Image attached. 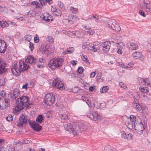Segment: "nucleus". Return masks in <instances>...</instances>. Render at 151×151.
Listing matches in <instances>:
<instances>
[{
	"instance_id": "obj_1",
	"label": "nucleus",
	"mask_w": 151,
	"mask_h": 151,
	"mask_svg": "<svg viewBox=\"0 0 151 151\" xmlns=\"http://www.w3.org/2000/svg\"><path fill=\"white\" fill-rule=\"evenodd\" d=\"M87 126L83 124H80L73 123L72 124L68 123L65 124L64 128L66 130L72 132L74 135H78L87 129Z\"/></svg>"
},
{
	"instance_id": "obj_2",
	"label": "nucleus",
	"mask_w": 151,
	"mask_h": 151,
	"mask_svg": "<svg viewBox=\"0 0 151 151\" xmlns=\"http://www.w3.org/2000/svg\"><path fill=\"white\" fill-rule=\"evenodd\" d=\"M29 100V97L27 96H22L18 98L16 101L17 107L14 109V111L16 113V110L18 111L22 110L26 105L27 108L29 107V105L31 104L29 103L26 104Z\"/></svg>"
},
{
	"instance_id": "obj_3",
	"label": "nucleus",
	"mask_w": 151,
	"mask_h": 151,
	"mask_svg": "<svg viewBox=\"0 0 151 151\" xmlns=\"http://www.w3.org/2000/svg\"><path fill=\"white\" fill-rule=\"evenodd\" d=\"M64 60L63 58H57L51 60L48 64V66L52 70L61 66Z\"/></svg>"
},
{
	"instance_id": "obj_4",
	"label": "nucleus",
	"mask_w": 151,
	"mask_h": 151,
	"mask_svg": "<svg viewBox=\"0 0 151 151\" xmlns=\"http://www.w3.org/2000/svg\"><path fill=\"white\" fill-rule=\"evenodd\" d=\"M55 100V97L52 94L48 93L45 96L44 101L43 102V103H44L47 106H49L53 103Z\"/></svg>"
},
{
	"instance_id": "obj_5",
	"label": "nucleus",
	"mask_w": 151,
	"mask_h": 151,
	"mask_svg": "<svg viewBox=\"0 0 151 151\" xmlns=\"http://www.w3.org/2000/svg\"><path fill=\"white\" fill-rule=\"evenodd\" d=\"M87 116L96 122H98L102 119V117L97 112H93L92 113H88Z\"/></svg>"
},
{
	"instance_id": "obj_6",
	"label": "nucleus",
	"mask_w": 151,
	"mask_h": 151,
	"mask_svg": "<svg viewBox=\"0 0 151 151\" xmlns=\"http://www.w3.org/2000/svg\"><path fill=\"white\" fill-rule=\"evenodd\" d=\"M52 85L53 87L60 90L63 89L64 86L62 81L58 78H56L53 81Z\"/></svg>"
},
{
	"instance_id": "obj_7",
	"label": "nucleus",
	"mask_w": 151,
	"mask_h": 151,
	"mask_svg": "<svg viewBox=\"0 0 151 151\" xmlns=\"http://www.w3.org/2000/svg\"><path fill=\"white\" fill-rule=\"evenodd\" d=\"M108 24L111 27L112 29L116 31H119L121 30L120 26L114 20H111L109 21Z\"/></svg>"
},
{
	"instance_id": "obj_8",
	"label": "nucleus",
	"mask_w": 151,
	"mask_h": 151,
	"mask_svg": "<svg viewBox=\"0 0 151 151\" xmlns=\"http://www.w3.org/2000/svg\"><path fill=\"white\" fill-rule=\"evenodd\" d=\"M28 120V118L27 116L24 115H22L19 119V120L17 123V126L19 127H22L23 124L27 122Z\"/></svg>"
},
{
	"instance_id": "obj_9",
	"label": "nucleus",
	"mask_w": 151,
	"mask_h": 151,
	"mask_svg": "<svg viewBox=\"0 0 151 151\" xmlns=\"http://www.w3.org/2000/svg\"><path fill=\"white\" fill-rule=\"evenodd\" d=\"M133 57L136 59H139L142 61H143L145 59L144 56L142 53L139 52L135 51L132 54Z\"/></svg>"
},
{
	"instance_id": "obj_10",
	"label": "nucleus",
	"mask_w": 151,
	"mask_h": 151,
	"mask_svg": "<svg viewBox=\"0 0 151 151\" xmlns=\"http://www.w3.org/2000/svg\"><path fill=\"white\" fill-rule=\"evenodd\" d=\"M29 66L26 64L23 61H20L19 62V67L18 70L19 72L24 71L26 70Z\"/></svg>"
},
{
	"instance_id": "obj_11",
	"label": "nucleus",
	"mask_w": 151,
	"mask_h": 151,
	"mask_svg": "<svg viewBox=\"0 0 151 151\" xmlns=\"http://www.w3.org/2000/svg\"><path fill=\"white\" fill-rule=\"evenodd\" d=\"M41 17H42V19L48 22L52 21L53 20V18L52 16L50 15L48 13H45Z\"/></svg>"
},
{
	"instance_id": "obj_12",
	"label": "nucleus",
	"mask_w": 151,
	"mask_h": 151,
	"mask_svg": "<svg viewBox=\"0 0 151 151\" xmlns=\"http://www.w3.org/2000/svg\"><path fill=\"white\" fill-rule=\"evenodd\" d=\"M1 99H3L2 101H1L2 104V109L6 108L9 107L10 104V100L9 99H6V98H2L0 97Z\"/></svg>"
},
{
	"instance_id": "obj_13",
	"label": "nucleus",
	"mask_w": 151,
	"mask_h": 151,
	"mask_svg": "<svg viewBox=\"0 0 151 151\" xmlns=\"http://www.w3.org/2000/svg\"><path fill=\"white\" fill-rule=\"evenodd\" d=\"M138 102L137 100H136L135 101H134L132 104L133 107L135 109L138 110L140 113H142L144 111L143 109V108L142 106L140 105L139 104L137 103V102Z\"/></svg>"
},
{
	"instance_id": "obj_14",
	"label": "nucleus",
	"mask_w": 151,
	"mask_h": 151,
	"mask_svg": "<svg viewBox=\"0 0 151 151\" xmlns=\"http://www.w3.org/2000/svg\"><path fill=\"white\" fill-rule=\"evenodd\" d=\"M111 43L110 42L107 41L104 42L102 44L103 47V50L105 52H107L110 47Z\"/></svg>"
},
{
	"instance_id": "obj_15",
	"label": "nucleus",
	"mask_w": 151,
	"mask_h": 151,
	"mask_svg": "<svg viewBox=\"0 0 151 151\" xmlns=\"http://www.w3.org/2000/svg\"><path fill=\"white\" fill-rule=\"evenodd\" d=\"M30 125L32 127V129L36 131H40L42 129L41 126L40 125L36 123L35 122L32 123H30Z\"/></svg>"
},
{
	"instance_id": "obj_16",
	"label": "nucleus",
	"mask_w": 151,
	"mask_h": 151,
	"mask_svg": "<svg viewBox=\"0 0 151 151\" xmlns=\"http://www.w3.org/2000/svg\"><path fill=\"white\" fill-rule=\"evenodd\" d=\"M6 47V44L5 42L3 40H0V52H4Z\"/></svg>"
},
{
	"instance_id": "obj_17",
	"label": "nucleus",
	"mask_w": 151,
	"mask_h": 151,
	"mask_svg": "<svg viewBox=\"0 0 151 151\" xmlns=\"http://www.w3.org/2000/svg\"><path fill=\"white\" fill-rule=\"evenodd\" d=\"M127 47L132 50H136L138 48V45L135 43L131 42L127 44Z\"/></svg>"
},
{
	"instance_id": "obj_18",
	"label": "nucleus",
	"mask_w": 151,
	"mask_h": 151,
	"mask_svg": "<svg viewBox=\"0 0 151 151\" xmlns=\"http://www.w3.org/2000/svg\"><path fill=\"white\" fill-rule=\"evenodd\" d=\"M25 60L27 63L29 64H34L36 63L35 61L34 58L31 55L28 56L25 59Z\"/></svg>"
},
{
	"instance_id": "obj_19",
	"label": "nucleus",
	"mask_w": 151,
	"mask_h": 151,
	"mask_svg": "<svg viewBox=\"0 0 151 151\" xmlns=\"http://www.w3.org/2000/svg\"><path fill=\"white\" fill-rule=\"evenodd\" d=\"M51 11L53 12V14L55 16H60L62 14L61 11L59 9L53 8L51 9Z\"/></svg>"
},
{
	"instance_id": "obj_20",
	"label": "nucleus",
	"mask_w": 151,
	"mask_h": 151,
	"mask_svg": "<svg viewBox=\"0 0 151 151\" xmlns=\"http://www.w3.org/2000/svg\"><path fill=\"white\" fill-rule=\"evenodd\" d=\"M121 136L123 138L130 140L132 139V135L130 133L127 134L126 133L123 132L121 134Z\"/></svg>"
},
{
	"instance_id": "obj_21",
	"label": "nucleus",
	"mask_w": 151,
	"mask_h": 151,
	"mask_svg": "<svg viewBox=\"0 0 151 151\" xmlns=\"http://www.w3.org/2000/svg\"><path fill=\"white\" fill-rule=\"evenodd\" d=\"M145 129L143 124H140L138 127H137L135 129L137 130V132L139 134L142 133L143 130Z\"/></svg>"
},
{
	"instance_id": "obj_22",
	"label": "nucleus",
	"mask_w": 151,
	"mask_h": 151,
	"mask_svg": "<svg viewBox=\"0 0 151 151\" xmlns=\"http://www.w3.org/2000/svg\"><path fill=\"white\" fill-rule=\"evenodd\" d=\"M119 65L123 68H130L132 67V64L131 63H128L127 65L123 64V63H119Z\"/></svg>"
},
{
	"instance_id": "obj_23",
	"label": "nucleus",
	"mask_w": 151,
	"mask_h": 151,
	"mask_svg": "<svg viewBox=\"0 0 151 151\" xmlns=\"http://www.w3.org/2000/svg\"><path fill=\"white\" fill-rule=\"evenodd\" d=\"M19 95V91L17 90H16L14 91L11 96L13 99H16L18 97Z\"/></svg>"
},
{
	"instance_id": "obj_24",
	"label": "nucleus",
	"mask_w": 151,
	"mask_h": 151,
	"mask_svg": "<svg viewBox=\"0 0 151 151\" xmlns=\"http://www.w3.org/2000/svg\"><path fill=\"white\" fill-rule=\"evenodd\" d=\"M17 66V63H16L14 64L13 67L11 68V71L13 75H17V72L16 70V68Z\"/></svg>"
},
{
	"instance_id": "obj_25",
	"label": "nucleus",
	"mask_w": 151,
	"mask_h": 151,
	"mask_svg": "<svg viewBox=\"0 0 151 151\" xmlns=\"http://www.w3.org/2000/svg\"><path fill=\"white\" fill-rule=\"evenodd\" d=\"M67 112L65 111L64 114H60L59 117L62 120H65L68 118V115L67 114Z\"/></svg>"
},
{
	"instance_id": "obj_26",
	"label": "nucleus",
	"mask_w": 151,
	"mask_h": 151,
	"mask_svg": "<svg viewBox=\"0 0 151 151\" xmlns=\"http://www.w3.org/2000/svg\"><path fill=\"white\" fill-rule=\"evenodd\" d=\"M139 90L140 91L142 92L147 93L149 91V88L147 87H143L141 86L139 88Z\"/></svg>"
},
{
	"instance_id": "obj_27",
	"label": "nucleus",
	"mask_w": 151,
	"mask_h": 151,
	"mask_svg": "<svg viewBox=\"0 0 151 151\" xmlns=\"http://www.w3.org/2000/svg\"><path fill=\"white\" fill-rule=\"evenodd\" d=\"M0 24L2 28L8 27L9 25V24L7 23L6 21H0Z\"/></svg>"
},
{
	"instance_id": "obj_28",
	"label": "nucleus",
	"mask_w": 151,
	"mask_h": 151,
	"mask_svg": "<svg viewBox=\"0 0 151 151\" xmlns=\"http://www.w3.org/2000/svg\"><path fill=\"white\" fill-rule=\"evenodd\" d=\"M109 87L104 86L101 88L100 91L101 93H104L107 92L109 90Z\"/></svg>"
},
{
	"instance_id": "obj_29",
	"label": "nucleus",
	"mask_w": 151,
	"mask_h": 151,
	"mask_svg": "<svg viewBox=\"0 0 151 151\" xmlns=\"http://www.w3.org/2000/svg\"><path fill=\"white\" fill-rule=\"evenodd\" d=\"M5 66H0V74H2L7 71V69L5 68Z\"/></svg>"
},
{
	"instance_id": "obj_30",
	"label": "nucleus",
	"mask_w": 151,
	"mask_h": 151,
	"mask_svg": "<svg viewBox=\"0 0 151 151\" xmlns=\"http://www.w3.org/2000/svg\"><path fill=\"white\" fill-rule=\"evenodd\" d=\"M43 120L42 116V115H39L36 120L37 122L41 123Z\"/></svg>"
},
{
	"instance_id": "obj_31",
	"label": "nucleus",
	"mask_w": 151,
	"mask_h": 151,
	"mask_svg": "<svg viewBox=\"0 0 151 151\" xmlns=\"http://www.w3.org/2000/svg\"><path fill=\"white\" fill-rule=\"evenodd\" d=\"M73 16L72 15L69 16V18L73 20V21H72V24L74 22L76 21L77 19H79L78 17L77 16L75 17L74 19H73Z\"/></svg>"
},
{
	"instance_id": "obj_32",
	"label": "nucleus",
	"mask_w": 151,
	"mask_h": 151,
	"mask_svg": "<svg viewBox=\"0 0 151 151\" xmlns=\"http://www.w3.org/2000/svg\"><path fill=\"white\" fill-rule=\"evenodd\" d=\"M127 122V123L125 124L127 127L129 129H132L133 128V126L134 124V123H132V122H131L130 123H128Z\"/></svg>"
},
{
	"instance_id": "obj_33",
	"label": "nucleus",
	"mask_w": 151,
	"mask_h": 151,
	"mask_svg": "<svg viewBox=\"0 0 151 151\" xmlns=\"http://www.w3.org/2000/svg\"><path fill=\"white\" fill-rule=\"evenodd\" d=\"M129 119H130L131 122L132 123H135L136 118L135 116L133 115H131L130 116Z\"/></svg>"
},
{
	"instance_id": "obj_34",
	"label": "nucleus",
	"mask_w": 151,
	"mask_h": 151,
	"mask_svg": "<svg viewBox=\"0 0 151 151\" xmlns=\"http://www.w3.org/2000/svg\"><path fill=\"white\" fill-rule=\"evenodd\" d=\"M70 10L71 11L73 10L72 11V12L73 13H76L78 11V9L77 8H75L73 6H71L70 7Z\"/></svg>"
},
{
	"instance_id": "obj_35",
	"label": "nucleus",
	"mask_w": 151,
	"mask_h": 151,
	"mask_svg": "<svg viewBox=\"0 0 151 151\" xmlns=\"http://www.w3.org/2000/svg\"><path fill=\"white\" fill-rule=\"evenodd\" d=\"M31 4L33 5H35L36 8H37L38 9L40 8V6L39 5V4L37 2V1H36L32 2L31 3Z\"/></svg>"
},
{
	"instance_id": "obj_36",
	"label": "nucleus",
	"mask_w": 151,
	"mask_h": 151,
	"mask_svg": "<svg viewBox=\"0 0 151 151\" xmlns=\"http://www.w3.org/2000/svg\"><path fill=\"white\" fill-rule=\"evenodd\" d=\"M88 49L90 50H92L94 52H96L97 51V49L94 46H90L88 47Z\"/></svg>"
},
{
	"instance_id": "obj_37",
	"label": "nucleus",
	"mask_w": 151,
	"mask_h": 151,
	"mask_svg": "<svg viewBox=\"0 0 151 151\" xmlns=\"http://www.w3.org/2000/svg\"><path fill=\"white\" fill-rule=\"evenodd\" d=\"M29 14L31 15L32 16H35L37 14V12L34 11H30L28 13Z\"/></svg>"
},
{
	"instance_id": "obj_38",
	"label": "nucleus",
	"mask_w": 151,
	"mask_h": 151,
	"mask_svg": "<svg viewBox=\"0 0 151 151\" xmlns=\"http://www.w3.org/2000/svg\"><path fill=\"white\" fill-rule=\"evenodd\" d=\"M5 83V79L4 78L0 79V86H4Z\"/></svg>"
},
{
	"instance_id": "obj_39",
	"label": "nucleus",
	"mask_w": 151,
	"mask_h": 151,
	"mask_svg": "<svg viewBox=\"0 0 151 151\" xmlns=\"http://www.w3.org/2000/svg\"><path fill=\"white\" fill-rule=\"evenodd\" d=\"M15 150V147L14 145L13 144L11 145L10 146H9L8 151H14Z\"/></svg>"
},
{
	"instance_id": "obj_40",
	"label": "nucleus",
	"mask_w": 151,
	"mask_h": 151,
	"mask_svg": "<svg viewBox=\"0 0 151 151\" xmlns=\"http://www.w3.org/2000/svg\"><path fill=\"white\" fill-rule=\"evenodd\" d=\"M148 3H145V1L142 2L140 3V6L141 7H145L146 9H147Z\"/></svg>"
},
{
	"instance_id": "obj_41",
	"label": "nucleus",
	"mask_w": 151,
	"mask_h": 151,
	"mask_svg": "<svg viewBox=\"0 0 151 151\" xmlns=\"http://www.w3.org/2000/svg\"><path fill=\"white\" fill-rule=\"evenodd\" d=\"M81 58L82 60L84 61L86 63H88V64H90V63L88 62V60L87 59V58H86L85 56L82 55L81 56Z\"/></svg>"
},
{
	"instance_id": "obj_42",
	"label": "nucleus",
	"mask_w": 151,
	"mask_h": 151,
	"mask_svg": "<svg viewBox=\"0 0 151 151\" xmlns=\"http://www.w3.org/2000/svg\"><path fill=\"white\" fill-rule=\"evenodd\" d=\"M124 122H125V124H126L127 123H127H130L131 122V121H130V119H129V118H128L127 117H125L124 118Z\"/></svg>"
},
{
	"instance_id": "obj_43",
	"label": "nucleus",
	"mask_w": 151,
	"mask_h": 151,
	"mask_svg": "<svg viewBox=\"0 0 151 151\" xmlns=\"http://www.w3.org/2000/svg\"><path fill=\"white\" fill-rule=\"evenodd\" d=\"M119 85L121 88H123L124 89H125L126 88V86L125 85L124 83L122 82H120L119 83Z\"/></svg>"
},
{
	"instance_id": "obj_44",
	"label": "nucleus",
	"mask_w": 151,
	"mask_h": 151,
	"mask_svg": "<svg viewBox=\"0 0 151 151\" xmlns=\"http://www.w3.org/2000/svg\"><path fill=\"white\" fill-rule=\"evenodd\" d=\"M146 10L147 11L151 12V3H148Z\"/></svg>"
},
{
	"instance_id": "obj_45",
	"label": "nucleus",
	"mask_w": 151,
	"mask_h": 151,
	"mask_svg": "<svg viewBox=\"0 0 151 151\" xmlns=\"http://www.w3.org/2000/svg\"><path fill=\"white\" fill-rule=\"evenodd\" d=\"M6 93L4 91H1L0 93V95L2 97H3L2 98H5V97L6 96Z\"/></svg>"
},
{
	"instance_id": "obj_46",
	"label": "nucleus",
	"mask_w": 151,
	"mask_h": 151,
	"mask_svg": "<svg viewBox=\"0 0 151 151\" xmlns=\"http://www.w3.org/2000/svg\"><path fill=\"white\" fill-rule=\"evenodd\" d=\"M6 119L7 121L10 122L13 120V117L11 115H10L6 117Z\"/></svg>"
},
{
	"instance_id": "obj_47",
	"label": "nucleus",
	"mask_w": 151,
	"mask_h": 151,
	"mask_svg": "<svg viewBox=\"0 0 151 151\" xmlns=\"http://www.w3.org/2000/svg\"><path fill=\"white\" fill-rule=\"evenodd\" d=\"M39 1H40L41 4L42 6H43L46 5V0H39Z\"/></svg>"
},
{
	"instance_id": "obj_48",
	"label": "nucleus",
	"mask_w": 151,
	"mask_h": 151,
	"mask_svg": "<svg viewBox=\"0 0 151 151\" xmlns=\"http://www.w3.org/2000/svg\"><path fill=\"white\" fill-rule=\"evenodd\" d=\"M139 78V83L140 85H144L145 83V79L143 78H139Z\"/></svg>"
},
{
	"instance_id": "obj_49",
	"label": "nucleus",
	"mask_w": 151,
	"mask_h": 151,
	"mask_svg": "<svg viewBox=\"0 0 151 151\" xmlns=\"http://www.w3.org/2000/svg\"><path fill=\"white\" fill-rule=\"evenodd\" d=\"M139 14L144 17H146V14L143 10H141L139 11Z\"/></svg>"
},
{
	"instance_id": "obj_50",
	"label": "nucleus",
	"mask_w": 151,
	"mask_h": 151,
	"mask_svg": "<svg viewBox=\"0 0 151 151\" xmlns=\"http://www.w3.org/2000/svg\"><path fill=\"white\" fill-rule=\"evenodd\" d=\"M144 81V85H146V84L147 85H148L149 84H150V82L149 81L148 78L145 79Z\"/></svg>"
},
{
	"instance_id": "obj_51",
	"label": "nucleus",
	"mask_w": 151,
	"mask_h": 151,
	"mask_svg": "<svg viewBox=\"0 0 151 151\" xmlns=\"http://www.w3.org/2000/svg\"><path fill=\"white\" fill-rule=\"evenodd\" d=\"M77 71L78 73H81L83 72V68L82 67H79L78 68Z\"/></svg>"
},
{
	"instance_id": "obj_52",
	"label": "nucleus",
	"mask_w": 151,
	"mask_h": 151,
	"mask_svg": "<svg viewBox=\"0 0 151 151\" xmlns=\"http://www.w3.org/2000/svg\"><path fill=\"white\" fill-rule=\"evenodd\" d=\"M72 52H71V50H70V49L68 48V49L66 50L64 52H63V54H66L67 53H71Z\"/></svg>"
},
{
	"instance_id": "obj_53",
	"label": "nucleus",
	"mask_w": 151,
	"mask_h": 151,
	"mask_svg": "<svg viewBox=\"0 0 151 151\" xmlns=\"http://www.w3.org/2000/svg\"><path fill=\"white\" fill-rule=\"evenodd\" d=\"M104 151H112L109 146L106 147L104 149Z\"/></svg>"
},
{
	"instance_id": "obj_54",
	"label": "nucleus",
	"mask_w": 151,
	"mask_h": 151,
	"mask_svg": "<svg viewBox=\"0 0 151 151\" xmlns=\"http://www.w3.org/2000/svg\"><path fill=\"white\" fill-rule=\"evenodd\" d=\"M28 84L27 83H26L22 87L23 89H25L26 91L27 90V86Z\"/></svg>"
},
{
	"instance_id": "obj_55",
	"label": "nucleus",
	"mask_w": 151,
	"mask_h": 151,
	"mask_svg": "<svg viewBox=\"0 0 151 151\" xmlns=\"http://www.w3.org/2000/svg\"><path fill=\"white\" fill-rule=\"evenodd\" d=\"M30 142V141L27 140V139H25L22 141V144H28Z\"/></svg>"
},
{
	"instance_id": "obj_56",
	"label": "nucleus",
	"mask_w": 151,
	"mask_h": 151,
	"mask_svg": "<svg viewBox=\"0 0 151 151\" xmlns=\"http://www.w3.org/2000/svg\"><path fill=\"white\" fill-rule=\"evenodd\" d=\"M29 47L31 51H32L34 49V47L33 44L31 42H29Z\"/></svg>"
},
{
	"instance_id": "obj_57",
	"label": "nucleus",
	"mask_w": 151,
	"mask_h": 151,
	"mask_svg": "<svg viewBox=\"0 0 151 151\" xmlns=\"http://www.w3.org/2000/svg\"><path fill=\"white\" fill-rule=\"evenodd\" d=\"M67 34L70 36H74L76 35V34L75 32L73 33L71 32H68Z\"/></svg>"
},
{
	"instance_id": "obj_58",
	"label": "nucleus",
	"mask_w": 151,
	"mask_h": 151,
	"mask_svg": "<svg viewBox=\"0 0 151 151\" xmlns=\"http://www.w3.org/2000/svg\"><path fill=\"white\" fill-rule=\"evenodd\" d=\"M5 63H4L1 59H0V66L5 65Z\"/></svg>"
},
{
	"instance_id": "obj_59",
	"label": "nucleus",
	"mask_w": 151,
	"mask_h": 151,
	"mask_svg": "<svg viewBox=\"0 0 151 151\" xmlns=\"http://www.w3.org/2000/svg\"><path fill=\"white\" fill-rule=\"evenodd\" d=\"M48 41L50 42H53V39L51 37H48Z\"/></svg>"
},
{
	"instance_id": "obj_60",
	"label": "nucleus",
	"mask_w": 151,
	"mask_h": 151,
	"mask_svg": "<svg viewBox=\"0 0 151 151\" xmlns=\"http://www.w3.org/2000/svg\"><path fill=\"white\" fill-rule=\"evenodd\" d=\"M95 88V87L94 86H91L89 87V91H92L94 90Z\"/></svg>"
},
{
	"instance_id": "obj_61",
	"label": "nucleus",
	"mask_w": 151,
	"mask_h": 151,
	"mask_svg": "<svg viewBox=\"0 0 151 151\" xmlns=\"http://www.w3.org/2000/svg\"><path fill=\"white\" fill-rule=\"evenodd\" d=\"M117 52L119 54H121L122 53V50L120 48H119L117 51Z\"/></svg>"
},
{
	"instance_id": "obj_62",
	"label": "nucleus",
	"mask_w": 151,
	"mask_h": 151,
	"mask_svg": "<svg viewBox=\"0 0 151 151\" xmlns=\"http://www.w3.org/2000/svg\"><path fill=\"white\" fill-rule=\"evenodd\" d=\"M98 71H96L95 72H92L90 74V76H95L96 73H98Z\"/></svg>"
},
{
	"instance_id": "obj_63",
	"label": "nucleus",
	"mask_w": 151,
	"mask_h": 151,
	"mask_svg": "<svg viewBox=\"0 0 151 151\" xmlns=\"http://www.w3.org/2000/svg\"><path fill=\"white\" fill-rule=\"evenodd\" d=\"M87 32L88 33H89V34L90 35H92L94 33L93 32L92 30H91L89 31H87Z\"/></svg>"
},
{
	"instance_id": "obj_64",
	"label": "nucleus",
	"mask_w": 151,
	"mask_h": 151,
	"mask_svg": "<svg viewBox=\"0 0 151 151\" xmlns=\"http://www.w3.org/2000/svg\"><path fill=\"white\" fill-rule=\"evenodd\" d=\"M76 91H73L74 93L78 92L79 90V89L77 87H75Z\"/></svg>"
}]
</instances>
